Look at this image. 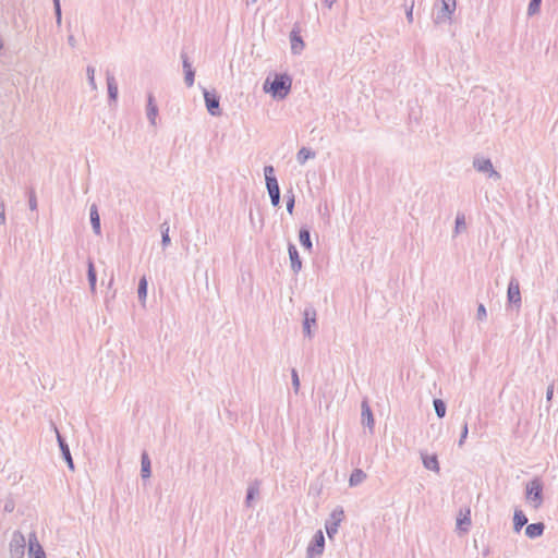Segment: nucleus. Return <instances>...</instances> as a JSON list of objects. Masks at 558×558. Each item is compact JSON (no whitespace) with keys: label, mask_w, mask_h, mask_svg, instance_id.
Wrapping results in <instances>:
<instances>
[{"label":"nucleus","mask_w":558,"mask_h":558,"mask_svg":"<svg viewBox=\"0 0 558 558\" xmlns=\"http://www.w3.org/2000/svg\"><path fill=\"white\" fill-rule=\"evenodd\" d=\"M292 78L290 75L276 74L274 80L266 78L264 83V90L270 94L274 98L283 99L291 90Z\"/></svg>","instance_id":"nucleus-1"},{"label":"nucleus","mask_w":558,"mask_h":558,"mask_svg":"<svg viewBox=\"0 0 558 558\" xmlns=\"http://www.w3.org/2000/svg\"><path fill=\"white\" fill-rule=\"evenodd\" d=\"M456 11V0H438L434 5V23H450Z\"/></svg>","instance_id":"nucleus-2"},{"label":"nucleus","mask_w":558,"mask_h":558,"mask_svg":"<svg viewBox=\"0 0 558 558\" xmlns=\"http://www.w3.org/2000/svg\"><path fill=\"white\" fill-rule=\"evenodd\" d=\"M264 175L266 181V189L270 197V203L274 207H278L280 205V187L275 175V168L270 165L265 166Z\"/></svg>","instance_id":"nucleus-3"},{"label":"nucleus","mask_w":558,"mask_h":558,"mask_svg":"<svg viewBox=\"0 0 558 558\" xmlns=\"http://www.w3.org/2000/svg\"><path fill=\"white\" fill-rule=\"evenodd\" d=\"M526 498L533 502V507L537 509L543 502V483L535 477L526 484Z\"/></svg>","instance_id":"nucleus-4"},{"label":"nucleus","mask_w":558,"mask_h":558,"mask_svg":"<svg viewBox=\"0 0 558 558\" xmlns=\"http://www.w3.org/2000/svg\"><path fill=\"white\" fill-rule=\"evenodd\" d=\"M473 168L481 173H485L488 178L500 180L501 174L494 169L493 162L489 158L475 156L473 158Z\"/></svg>","instance_id":"nucleus-5"},{"label":"nucleus","mask_w":558,"mask_h":558,"mask_svg":"<svg viewBox=\"0 0 558 558\" xmlns=\"http://www.w3.org/2000/svg\"><path fill=\"white\" fill-rule=\"evenodd\" d=\"M325 549V536L323 532L317 531L312 541L310 542L306 549V558H316L320 557Z\"/></svg>","instance_id":"nucleus-6"},{"label":"nucleus","mask_w":558,"mask_h":558,"mask_svg":"<svg viewBox=\"0 0 558 558\" xmlns=\"http://www.w3.org/2000/svg\"><path fill=\"white\" fill-rule=\"evenodd\" d=\"M26 541L24 535L20 531H15L12 534V538L9 544L10 557L11 558H23L25 553Z\"/></svg>","instance_id":"nucleus-7"},{"label":"nucleus","mask_w":558,"mask_h":558,"mask_svg":"<svg viewBox=\"0 0 558 558\" xmlns=\"http://www.w3.org/2000/svg\"><path fill=\"white\" fill-rule=\"evenodd\" d=\"M312 327L317 328V313L314 306L308 305L303 311V333L310 339L313 337Z\"/></svg>","instance_id":"nucleus-8"},{"label":"nucleus","mask_w":558,"mask_h":558,"mask_svg":"<svg viewBox=\"0 0 558 558\" xmlns=\"http://www.w3.org/2000/svg\"><path fill=\"white\" fill-rule=\"evenodd\" d=\"M205 105L207 108V111L213 117H219L221 116V109H220V97L217 95V93L209 92L206 88L203 90Z\"/></svg>","instance_id":"nucleus-9"},{"label":"nucleus","mask_w":558,"mask_h":558,"mask_svg":"<svg viewBox=\"0 0 558 558\" xmlns=\"http://www.w3.org/2000/svg\"><path fill=\"white\" fill-rule=\"evenodd\" d=\"M507 301L509 304L514 305L517 308L521 307L522 299L520 292V283L519 280L514 277H511L508 283Z\"/></svg>","instance_id":"nucleus-10"},{"label":"nucleus","mask_w":558,"mask_h":558,"mask_svg":"<svg viewBox=\"0 0 558 558\" xmlns=\"http://www.w3.org/2000/svg\"><path fill=\"white\" fill-rule=\"evenodd\" d=\"M53 428H54L56 434H57V441H58V445H59V448H60V451H61V456L64 459V461L66 462L68 468L71 471H74V462H73V459H72L70 447H69L65 438L59 433L58 428L54 425H53Z\"/></svg>","instance_id":"nucleus-11"},{"label":"nucleus","mask_w":558,"mask_h":558,"mask_svg":"<svg viewBox=\"0 0 558 558\" xmlns=\"http://www.w3.org/2000/svg\"><path fill=\"white\" fill-rule=\"evenodd\" d=\"M28 556L29 558H46V553L39 544L35 532L28 536Z\"/></svg>","instance_id":"nucleus-12"},{"label":"nucleus","mask_w":558,"mask_h":558,"mask_svg":"<svg viewBox=\"0 0 558 558\" xmlns=\"http://www.w3.org/2000/svg\"><path fill=\"white\" fill-rule=\"evenodd\" d=\"M288 253H289L291 269L294 274H298L302 269V260L299 255L298 248L293 243L288 244Z\"/></svg>","instance_id":"nucleus-13"},{"label":"nucleus","mask_w":558,"mask_h":558,"mask_svg":"<svg viewBox=\"0 0 558 558\" xmlns=\"http://www.w3.org/2000/svg\"><path fill=\"white\" fill-rule=\"evenodd\" d=\"M361 409H362V413H361L362 424L367 426L371 430H373L374 425H375V420H374V415H373L372 409H371L367 400L362 401Z\"/></svg>","instance_id":"nucleus-14"},{"label":"nucleus","mask_w":558,"mask_h":558,"mask_svg":"<svg viewBox=\"0 0 558 558\" xmlns=\"http://www.w3.org/2000/svg\"><path fill=\"white\" fill-rule=\"evenodd\" d=\"M106 81H107V89H108V98L109 101H117L118 99V83L116 81V77L113 74H111L109 71L106 73Z\"/></svg>","instance_id":"nucleus-15"},{"label":"nucleus","mask_w":558,"mask_h":558,"mask_svg":"<svg viewBox=\"0 0 558 558\" xmlns=\"http://www.w3.org/2000/svg\"><path fill=\"white\" fill-rule=\"evenodd\" d=\"M544 531L545 524L543 522L531 523L525 527V535L531 539H535L542 536Z\"/></svg>","instance_id":"nucleus-16"},{"label":"nucleus","mask_w":558,"mask_h":558,"mask_svg":"<svg viewBox=\"0 0 558 558\" xmlns=\"http://www.w3.org/2000/svg\"><path fill=\"white\" fill-rule=\"evenodd\" d=\"M89 218L93 231L96 235L101 234V226H100V216L98 213V208L95 204H93L89 208Z\"/></svg>","instance_id":"nucleus-17"},{"label":"nucleus","mask_w":558,"mask_h":558,"mask_svg":"<svg viewBox=\"0 0 558 558\" xmlns=\"http://www.w3.org/2000/svg\"><path fill=\"white\" fill-rule=\"evenodd\" d=\"M290 43H291V52L293 54H299L304 48V41L296 31H292L290 33Z\"/></svg>","instance_id":"nucleus-18"},{"label":"nucleus","mask_w":558,"mask_h":558,"mask_svg":"<svg viewBox=\"0 0 558 558\" xmlns=\"http://www.w3.org/2000/svg\"><path fill=\"white\" fill-rule=\"evenodd\" d=\"M151 475V462L146 451L141 454V476L143 480L149 478Z\"/></svg>","instance_id":"nucleus-19"},{"label":"nucleus","mask_w":558,"mask_h":558,"mask_svg":"<svg viewBox=\"0 0 558 558\" xmlns=\"http://www.w3.org/2000/svg\"><path fill=\"white\" fill-rule=\"evenodd\" d=\"M87 280L92 293L96 292L97 272L92 258L87 260Z\"/></svg>","instance_id":"nucleus-20"},{"label":"nucleus","mask_w":558,"mask_h":558,"mask_svg":"<svg viewBox=\"0 0 558 558\" xmlns=\"http://www.w3.org/2000/svg\"><path fill=\"white\" fill-rule=\"evenodd\" d=\"M421 456L425 469L434 472H439V462L436 454L428 456L426 453H421Z\"/></svg>","instance_id":"nucleus-21"},{"label":"nucleus","mask_w":558,"mask_h":558,"mask_svg":"<svg viewBox=\"0 0 558 558\" xmlns=\"http://www.w3.org/2000/svg\"><path fill=\"white\" fill-rule=\"evenodd\" d=\"M299 241L305 250L312 251L313 244H312V240H311V232L306 226H302L300 228Z\"/></svg>","instance_id":"nucleus-22"},{"label":"nucleus","mask_w":558,"mask_h":558,"mask_svg":"<svg viewBox=\"0 0 558 558\" xmlns=\"http://www.w3.org/2000/svg\"><path fill=\"white\" fill-rule=\"evenodd\" d=\"M157 114H158V107L155 104L154 96L151 94H149L148 99H147V119L149 120L151 125H156Z\"/></svg>","instance_id":"nucleus-23"},{"label":"nucleus","mask_w":558,"mask_h":558,"mask_svg":"<svg viewBox=\"0 0 558 558\" xmlns=\"http://www.w3.org/2000/svg\"><path fill=\"white\" fill-rule=\"evenodd\" d=\"M526 523L527 518L525 513L520 509H515L513 513V531L519 533Z\"/></svg>","instance_id":"nucleus-24"},{"label":"nucleus","mask_w":558,"mask_h":558,"mask_svg":"<svg viewBox=\"0 0 558 558\" xmlns=\"http://www.w3.org/2000/svg\"><path fill=\"white\" fill-rule=\"evenodd\" d=\"M258 495H259V484H258V482H254V483L250 484L248 487H247V490H246L245 506L247 508H251L252 507V501Z\"/></svg>","instance_id":"nucleus-25"},{"label":"nucleus","mask_w":558,"mask_h":558,"mask_svg":"<svg viewBox=\"0 0 558 558\" xmlns=\"http://www.w3.org/2000/svg\"><path fill=\"white\" fill-rule=\"evenodd\" d=\"M366 478V474L361 469H354L349 477V485L355 487Z\"/></svg>","instance_id":"nucleus-26"},{"label":"nucleus","mask_w":558,"mask_h":558,"mask_svg":"<svg viewBox=\"0 0 558 558\" xmlns=\"http://www.w3.org/2000/svg\"><path fill=\"white\" fill-rule=\"evenodd\" d=\"M315 153L306 147H302L296 154V160L300 165H304L310 158H314Z\"/></svg>","instance_id":"nucleus-27"},{"label":"nucleus","mask_w":558,"mask_h":558,"mask_svg":"<svg viewBox=\"0 0 558 558\" xmlns=\"http://www.w3.org/2000/svg\"><path fill=\"white\" fill-rule=\"evenodd\" d=\"M433 405H434L436 415L439 418H442L446 415V410H447V405H446L445 401L441 399H434Z\"/></svg>","instance_id":"nucleus-28"},{"label":"nucleus","mask_w":558,"mask_h":558,"mask_svg":"<svg viewBox=\"0 0 558 558\" xmlns=\"http://www.w3.org/2000/svg\"><path fill=\"white\" fill-rule=\"evenodd\" d=\"M147 287H148V282H147L146 277H142L140 279V281H138V287H137V294H138V299L141 301H145L146 300Z\"/></svg>","instance_id":"nucleus-29"},{"label":"nucleus","mask_w":558,"mask_h":558,"mask_svg":"<svg viewBox=\"0 0 558 558\" xmlns=\"http://www.w3.org/2000/svg\"><path fill=\"white\" fill-rule=\"evenodd\" d=\"M466 229L465 216L462 213H458L456 217V226H454V234H459L460 232Z\"/></svg>","instance_id":"nucleus-30"},{"label":"nucleus","mask_w":558,"mask_h":558,"mask_svg":"<svg viewBox=\"0 0 558 558\" xmlns=\"http://www.w3.org/2000/svg\"><path fill=\"white\" fill-rule=\"evenodd\" d=\"M160 231H161V245H162L163 248H166L170 244V242H171L170 236H169V225H168V222L161 223Z\"/></svg>","instance_id":"nucleus-31"},{"label":"nucleus","mask_w":558,"mask_h":558,"mask_svg":"<svg viewBox=\"0 0 558 558\" xmlns=\"http://www.w3.org/2000/svg\"><path fill=\"white\" fill-rule=\"evenodd\" d=\"M471 525L470 510L462 518L457 519V527L461 531H468Z\"/></svg>","instance_id":"nucleus-32"},{"label":"nucleus","mask_w":558,"mask_h":558,"mask_svg":"<svg viewBox=\"0 0 558 558\" xmlns=\"http://www.w3.org/2000/svg\"><path fill=\"white\" fill-rule=\"evenodd\" d=\"M86 73H87V80H88V84H89L90 88L93 90H96L97 89V84H96V81H95V68L93 65H88L86 68Z\"/></svg>","instance_id":"nucleus-33"},{"label":"nucleus","mask_w":558,"mask_h":558,"mask_svg":"<svg viewBox=\"0 0 558 558\" xmlns=\"http://www.w3.org/2000/svg\"><path fill=\"white\" fill-rule=\"evenodd\" d=\"M286 198H287V211L289 214H292L293 209H294V205H295V196H294V193L292 190H289L287 192Z\"/></svg>","instance_id":"nucleus-34"},{"label":"nucleus","mask_w":558,"mask_h":558,"mask_svg":"<svg viewBox=\"0 0 558 558\" xmlns=\"http://www.w3.org/2000/svg\"><path fill=\"white\" fill-rule=\"evenodd\" d=\"M344 517V512H343V509L341 507H337L330 514V520L331 522H337V524L340 525V522L342 521Z\"/></svg>","instance_id":"nucleus-35"},{"label":"nucleus","mask_w":558,"mask_h":558,"mask_svg":"<svg viewBox=\"0 0 558 558\" xmlns=\"http://www.w3.org/2000/svg\"><path fill=\"white\" fill-rule=\"evenodd\" d=\"M339 524L337 522L327 521L325 529L329 538H332L338 533Z\"/></svg>","instance_id":"nucleus-36"},{"label":"nucleus","mask_w":558,"mask_h":558,"mask_svg":"<svg viewBox=\"0 0 558 558\" xmlns=\"http://www.w3.org/2000/svg\"><path fill=\"white\" fill-rule=\"evenodd\" d=\"M542 0H530L529 7H527V14L534 15L539 11Z\"/></svg>","instance_id":"nucleus-37"},{"label":"nucleus","mask_w":558,"mask_h":558,"mask_svg":"<svg viewBox=\"0 0 558 558\" xmlns=\"http://www.w3.org/2000/svg\"><path fill=\"white\" fill-rule=\"evenodd\" d=\"M469 434L468 422H464L461 428V435L458 441V446L462 447Z\"/></svg>","instance_id":"nucleus-38"},{"label":"nucleus","mask_w":558,"mask_h":558,"mask_svg":"<svg viewBox=\"0 0 558 558\" xmlns=\"http://www.w3.org/2000/svg\"><path fill=\"white\" fill-rule=\"evenodd\" d=\"M195 81V71H186L184 72V82L187 87H192Z\"/></svg>","instance_id":"nucleus-39"},{"label":"nucleus","mask_w":558,"mask_h":558,"mask_svg":"<svg viewBox=\"0 0 558 558\" xmlns=\"http://www.w3.org/2000/svg\"><path fill=\"white\" fill-rule=\"evenodd\" d=\"M291 378H292L293 389H294L295 393H298V391L300 389V378H299L298 371L295 368H293L291 371Z\"/></svg>","instance_id":"nucleus-40"},{"label":"nucleus","mask_w":558,"mask_h":558,"mask_svg":"<svg viewBox=\"0 0 558 558\" xmlns=\"http://www.w3.org/2000/svg\"><path fill=\"white\" fill-rule=\"evenodd\" d=\"M181 59L184 72L194 70L192 68V63L190 62L187 54L184 51L181 52Z\"/></svg>","instance_id":"nucleus-41"},{"label":"nucleus","mask_w":558,"mask_h":558,"mask_svg":"<svg viewBox=\"0 0 558 558\" xmlns=\"http://www.w3.org/2000/svg\"><path fill=\"white\" fill-rule=\"evenodd\" d=\"M28 206L31 210L37 209V198L33 190L28 192Z\"/></svg>","instance_id":"nucleus-42"},{"label":"nucleus","mask_w":558,"mask_h":558,"mask_svg":"<svg viewBox=\"0 0 558 558\" xmlns=\"http://www.w3.org/2000/svg\"><path fill=\"white\" fill-rule=\"evenodd\" d=\"M486 317H487L486 307L484 306V304L481 303L477 307L476 318L478 320H484V319H486Z\"/></svg>","instance_id":"nucleus-43"},{"label":"nucleus","mask_w":558,"mask_h":558,"mask_svg":"<svg viewBox=\"0 0 558 558\" xmlns=\"http://www.w3.org/2000/svg\"><path fill=\"white\" fill-rule=\"evenodd\" d=\"M5 223V203L2 197H0V226Z\"/></svg>","instance_id":"nucleus-44"},{"label":"nucleus","mask_w":558,"mask_h":558,"mask_svg":"<svg viewBox=\"0 0 558 558\" xmlns=\"http://www.w3.org/2000/svg\"><path fill=\"white\" fill-rule=\"evenodd\" d=\"M54 10V15H56V22L58 25H61V21H62V11H61V8L59 9H53Z\"/></svg>","instance_id":"nucleus-45"},{"label":"nucleus","mask_w":558,"mask_h":558,"mask_svg":"<svg viewBox=\"0 0 558 558\" xmlns=\"http://www.w3.org/2000/svg\"><path fill=\"white\" fill-rule=\"evenodd\" d=\"M554 397V385H549L546 391V400L550 401Z\"/></svg>","instance_id":"nucleus-46"},{"label":"nucleus","mask_w":558,"mask_h":558,"mask_svg":"<svg viewBox=\"0 0 558 558\" xmlns=\"http://www.w3.org/2000/svg\"><path fill=\"white\" fill-rule=\"evenodd\" d=\"M4 511L5 512H12L14 510V502L13 500H8L5 504H4Z\"/></svg>","instance_id":"nucleus-47"},{"label":"nucleus","mask_w":558,"mask_h":558,"mask_svg":"<svg viewBox=\"0 0 558 558\" xmlns=\"http://www.w3.org/2000/svg\"><path fill=\"white\" fill-rule=\"evenodd\" d=\"M407 19L410 23L413 21V5H411L410 9L407 10Z\"/></svg>","instance_id":"nucleus-48"},{"label":"nucleus","mask_w":558,"mask_h":558,"mask_svg":"<svg viewBox=\"0 0 558 558\" xmlns=\"http://www.w3.org/2000/svg\"><path fill=\"white\" fill-rule=\"evenodd\" d=\"M68 44H69L72 48H74V47L76 46V39H75V37H74L73 35H69V36H68Z\"/></svg>","instance_id":"nucleus-49"},{"label":"nucleus","mask_w":558,"mask_h":558,"mask_svg":"<svg viewBox=\"0 0 558 558\" xmlns=\"http://www.w3.org/2000/svg\"><path fill=\"white\" fill-rule=\"evenodd\" d=\"M336 2V0H324V3L326 4V7H328L329 9L333 5V3Z\"/></svg>","instance_id":"nucleus-50"},{"label":"nucleus","mask_w":558,"mask_h":558,"mask_svg":"<svg viewBox=\"0 0 558 558\" xmlns=\"http://www.w3.org/2000/svg\"><path fill=\"white\" fill-rule=\"evenodd\" d=\"M52 2H53V9H59V8H61L60 0H52Z\"/></svg>","instance_id":"nucleus-51"},{"label":"nucleus","mask_w":558,"mask_h":558,"mask_svg":"<svg viewBox=\"0 0 558 558\" xmlns=\"http://www.w3.org/2000/svg\"><path fill=\"white\" fill-rule=\"evenodd\" d=\"M489 553V549L487 548L485 551H484V555H488Z\"/></svg>","instance_id":"nucleus-52"},{"label":"nucleus","mask_w":558,"mask_h":558,"mask_svg":"<svg viewBox=\"0 0 558 558\" xmlns=\"http://www.w3.org/2000/svg\"><path fill=\"white\" fill-rule=\"evenodd\" d=\"M256 0H252V2H255Z\"/></svg>","instance_id":"nucleus-53"}]
</instances>
